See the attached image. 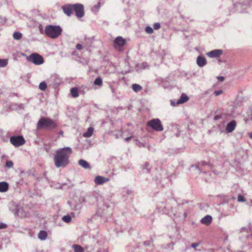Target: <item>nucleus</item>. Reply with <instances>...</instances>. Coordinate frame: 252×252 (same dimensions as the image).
Returning <instances> with one entry per match:
<instances>
[{
	"mask_svg": "<svg viewBox=\"0 0 252 252\" xmlns=\"http://www.w3.org/2000/svg\"><path fill=\"white\" fill-rule=\"evenodd\" d=\"M72 151L71 148L66 147L56 151L54 160L57 168L65 167L69 164V158Z\"/></svg>",
	"mask_w": 252,
	"mask_h": 252,
	"instance_id": "1",
	"label": "nucleus"
},
{
	"mask_svg": "<svg viewBox=\"0 0 252 252\" xmlns=\"http://www.w3.org/2000/svg\"><path fill=\"white\" fill-rule=\"evenodd\" d=\"M57 126V124L54 120L45 117L41 118L36 125L38 129H45L49 130L56 128Z\"/></svg>",
	"mask_w": 252,
	"mask_h": 252,
	"instance_id": "2",
	"label": "nucleus"
},
{
	"mask_svg": "<svg viewBox=\"0 0 252 252\" xmlns=\"http://www.w3.org/2000/svg\"><path fill=\"white\" fill-rule=\"evenodd\" d=\"M62 32V29L60 26L48 25L45 28V34L52 38H56Z\"/></svg>",
	"mask_w": 252,
	"mask_h": 252,
	"instance_id": "3",
	"label": "nucleus"
},
{
	"mask_svg": "<svg viewBox=\"0 0 252 252\" xmlns=\"http://www.w3.org/2000/svg\"><path fill=\"white\" fill-rule=\"evenodd\" d=\"M27 60L35 65H41L44 63L43 58L38 53H32L27 57Z\"/></svg>",
	"mask_w": 252,
	"mask_h": 252,
	"instance_id": "4",
	"label": "nucleus"
},
{
	"mask_svg": "<svg viewBox=\"0 0 252 252\" xmlns=\"http://www.w3.org/2000/svg\"><path fill=\"white\" fill-rule=\"evenodd\" d=\"M62 80L60 76L56 74H52L47 80V83L49 86L56 88L61 83Z\"/></svg>",
	"mask_w": 252,
	"mask_h": 252,
	"instance_id": "5",
	"label": "nucleus"
},
{
	"mask_svg": "<svg viewBox=\"0 0 252 252\" xmlns=\"http://www.w3.org/2000/svg\"><path fill=\"white\" fill-rule=\"evenodd\" d=\"M147 126L157 131H161L163 130L160 120L159 119H154L147 122Z\"/></svg>",
	"mask_w": 252,
	"mask_h": 252,
	"instance_id": "6",
	"label": "nucleus"
},
{
	"mask_svg": "<svg viewBox=\"0 0 252 252\" xmlns=\"http://www.w3.org/2000/svg\"><path fill=\"white\" fill-rule=\"evenodd\" d=\"M10 141L16 147L22 146L25 143L24 137L21 135L11 136L10 138Z\"/></svg>",
	"mask_w": 252,
	"mask_h": 252,
	"instance_id": "7",
	"label": "nucleus"
},
{
	"mask_svg": "<svg viewBox=\"0 0 252 252\" xmlns=\"http://www.w3.org/2000/svg\"><path fill=\"white\" fill-rule=\"evenodd\" d=\"M73 10L75 12L76 16L78 18H82L84 15V8L83 4L76 3L72 4Z\"/></svg>",
	"mask_w": 252,
	"mask_h": 252,
	"instance_id": "8",
	"label": "nucleus"
},
{
	"mask_svg": "<svg viewBox=\"0 0 252 252\" xmlns=\"http://www.w3.org/2000/svg\"><path fill=\"white\" fill-rule=\"evenodd\" d=\"M208 166L210 168H212V165L206 161H203L199 162L197 165H193L191 167V168H194L199 173L204 170L203 166Z\"/></svg>",
	"mask_w": 252,
	"mask_h": 252,
	"instance_id": "9",
	"label": "nucleus"
},
{
	"mask_svg": "<svg viewBox=\"0 0 252 252\" xmlns=\"http://www.w3.org/2000/svg\"><path fill=\"white\" fill-rule=\"evenodd\" d=\"M109 180L110 179L109 178H106L98 175L95 177L94 182L96 185H100L108 182Z\"/></svg>",
	"mask_w": 252,
	"mask_h": 252,
	"instance_id": "10",
	"label": "nucleus"
},
{
	"mask_svg": "<svg viewBox=\"0 0 252 252\" xmlns=\"http://www.w3.org/2000/svg\"><path fill=\"white\" fill-rule=\"evenodd\" d=\"M222 53V51L220 49H216L207 53L206 55L210 58L219 57Z\"/></svg>",
	"mask_w": 252,
	"mask_h": 252,
	"instance_id": "11",
	"label": "nucleus"
},
{
	"mask_svg": "<svg viewBox=\"0 0 252 252\" xmlns=\"http://www.w3.org/2000/svg\"><path fill=\"white\" fill-rule=\"evenodd\" d=\"M236 126V121L234 120H232L227 124L226 127H225V130L227 132L230 133V132H232L235 129Z\"/></svg>",
	"mask_w": 252,
	"mask_h": 252,
	"instance_id": "12",
	"label": "nucleus"
},
{
	"mask_svg": "<svg viewBox=\"0 0 252 252\" xmlns=\"http://www.w3.org/2000/svg\"><path fill=\"white\" fill-rule=\"evenodd\" d=\"M62 8L64 13L67 16H70L71 15L72 11H73L72 4L64 5L62 7Z\"/></svg>",
	"mask_w": 252,
	"mask_h": 252,
	"instance_id": "13",
	"label": "nucleus"
},
{
	"mask_svg": "<svg viewBox=\"0 0 252 252\" xmlns=\"http://www.w3.org/2000/svg\"><path fill=\"white\" fill-rule=\"evenodd\" d=\"M114 46L116 47L118 45L122 47L126 44V40L121 36L117 37L114 40Z\"/></svg>",
	"mask_w": 252,
	"mask_h": 252,
	"instance_id": "14",
	"label": "nucleus"
},
{
	"mask_svg": "<svg viewBox=\"0 0 252 252\" xmlns=\"http://www.w3.org/2000/svg\"><path fill=\"white\" fill-rule=\"evenodd\" d=\"M122 195L125 199H127L128 197L133 196L132 191L127 188H124L122 191Z\"/></svg>",
	"mask_w": 252,
	"mask_h": 252,
	"instance_id": "15",
	"label": "nucleus"
},
{
	"mask_svg": "<svg viewBox=\"0 0 252 252\" xmlns=\"http://www.w3.org/2000/svg\"><path fill=\"white\" fill-rule=\"evenodd\" d=\"M212 221V217L210 215H206L200 220L201 223L206 225H209Z\"/></svg>",
	"mask_w": 252,
	"mask_h": 252,
	"instance_id": "16",
	"label": "nucleus"
},
{
	"mask_svg": "<svg viewBox=\"0 0 252 252\" xmlns=\"http://www.w3.org/2000/svg\"><path fill=\"white\" fill-rule=\"evenodd\" d=\"M196 62L199 67H203L207 63L205 58L201 56L197 57Z\"/></svg>",
	"mask_w": 252,
	"mask_h": 252,
	"instance_id": "17",
	"label": "nucleus"
},
{
	"mask_svg": "<svg viewBox=\"0 0 252 252\" xmlns=\"http://www.w3.org/2000/svg\"><path fill=\"white\" fill-rule=\"evenodd\" d=\"M149 65L147 63L144 62L141 63H139L137 65L136 69L137 71H141L142 70L148 68Z\"/></svg>",
	"mask_w": 252,
	"mask_h": 252,
	"instance_id": "18",
	"label": "nucleus"
},
{
	"mask_svg": "<svg viewBox=\"0 0 252 252\" xmlns=\"http://www.w3.org/2000/svg\"><path fill=\"white\" fill-rule=\"evenodd\" d=\"M189 97L185 94H182L180 98L176 102V104L179 105L187 102L189 100Z\"/></svg>",
	"mask_w": 252,
	"mask_h": 252,
	"instance_id": "19",
	"label": "nucleus"
},
{
	"mask_svg": "<svg viewBox=\"0 0 252 252\" xmlns=\"http://www.w3.org/2000/svg\"><path fill=\"white\" fill-rule=\"evenodd\" d=\"M78 164L80 166L85 169H88L90 168V164L89 162L84 159H80L78 161Z\"/></svg>",
	"mask_w": 252,
	"mask_h": 252,
	"instance_id": "20",
	"label": "nucleus"
},
{
	"mask_svg": "<svg viewBox=\"0 0 252 252\" xmlns=\"http://www.w3.org/2000/svg\"><path fill=\"white\" fill-rule=\"evenodd\" d=\"M8 189V184L5 182H0V192H5Z\"/></svg>",
	"mask_w": 252,
	"mask_h": 252,
	"instance_id": "21",
	"label": "nucleus"
},
{
	"mask_svg": "<svg viewBox=\"0 0 252 252\" xmlns=\"http://www.w3.org/2000/svg\"><path fill=\"white\" fill-rule=\"evenodd\" d=\"M94 128L90 127L88 128L87 131L83 133V136L84 137H90L93 134Z\"/></svg>",
	"mask_w": 252,
	"mask_h": 252,
	"instance_id": "22",
	"label": "nucleus"
},
{
	"mask_svg": "<svg viewBox=\"0 0 252 252\" xmlns=\"http://www.w3.org/2000/svg\"><path fill=\"white\" fill-rule=\"evenodd\" d=\"M47 232L43 230L40 231L38 234V237L41 240H45L47 238Z\"/></svg>",
	"mask_w": 252,
	"mask_h": 252,
	"instance_id": "23",
	"label": "nucleus"
},
{
	"mask_svg": "<svg viewBox=\"0 0 252 252\" xmlns=\"http://www.w3.org/2000/svg\"><path fill=\"white\" fill-rule=\"evenodd\" d=\"M74 252H84L83 248L79 245L74 244L72 246Z\"/></svg>",
	"mask_w": 252,
	"mask_h": 252,
	"instance_id": "24",
	"label": "nucleus"
},
{
	"mask_svg": "<svg viewBox=\"0 0 252 252\" xmlns=\"http://www.w3.org/2000/svg\"><path fill=\"white\" fill-rule=\"evenodd\" d=\"M70 94L72 97H77L79 95L78 90L77 88H72L70 90Z\"/></svg>",
	"mask_w": 252,
	"mask_h": 252,
	"instance_id": "25",
	"label": "nucleus"
},
{
	"mask_svg": "<svg viewBox=\"0 0 252 252\" xmlns=\"http://www.w3.org/2000/svg\"><path fill=\"white\" fill-rule=\"evenodd\" d=\"M132 89L135 92H138L142 90V87L139 84H133L132 85Z\"/></svg>",
	"mask_w": 252,
	"mask_h": 252,
	"instance_id": "26",
	"label": "nucleus"
},
{
	"mask_svg": "<svg viewBox=\"0 0 252 252\" xmlns=\"http://www.w3.org/2000/svg\"><path fill=\"white\" fill-rule=\"evenodd\" d=\"M151 168V166L148 162H145L142 167L143 171L146 173H148L150 171Z\"/></svg>",
	"mask_w": 252,
	"mask_h": 252,
	"instance_id": "27",
	"label": "nucleus"
},
{
	"mask_svg": "<svg viewBox=\"0 0 252 252\" xmlns=\"http://www.w3.org/2000/svg\"><path fill=\"white\" fill-rule=\"evenodd\" d=\"M94 84L98 86H101L102 85V80L101 77H97L94 82Z\"/></svg>",
	"mask_w": 252,
	"mask_h": 252,
	"instance_id": "28",
	"label": "nucleus"
},
{
	"mask_svg": "<svg viewBox=\"0 0 252 252\" xmlns=\"http://www.w3.org/2000/svg\"><path fill=\"white\" fill-rule=\"evenodd\" d=\"M13 38L15 40H20L22 37V34L20 32H15L13 34Z\"/></svg>",
	"mask_w": 252,
	"mask_h": 252,
	"instance_id": "29",
	"label": "nucleus"
},
{
	"mask_svg": "<svg viewBox=\"0 0 252 252\" xmlns=\"http://www.w3.org/2000/svg\"><path fill=\"white\" fill-rule=\"evenodd\" d=\"M8 64V60L7 59H0V67H4Z\"/></svg>",
	"mask_w": 252,
	"mask_h": 252,
	"instance_id": "30",
	"label": "nucleus"
},
{
	"mask_svg": "<svg viewBox=\"0 0 252 252\" xmlns=\"http://www.w3.org/2000/svg\"><path fill=\"white\" fill-rule=\"evenodd\" d=\"M62 220L63 221L66 223H69L71 220V217L70 215H65L63 217Z\"/></svg>",
	"mask_w": 252,
	"mask_h": 252,
	"instance_id": "31",
	"label": "nucleus"
},
{
	"mask_svg": "<svg viewBox=\"0 0 252 252\" xmlns=\"http://www.w3.org/2000/svg\"><path fill=\"white\" fill-rule=\"evenodd\" d=\"M47 88V83L45 82H42L39 84V89L41 91H45Z\"/></svg>",
	"mask_w": 252,
	"mask_h": 252,
	"instance_id": "32",
	"label": "nucleus"
},
{
	"mask_svg": "<svg viewBox=\"0 0 252 252\" xmlns=\"http://www.w3.org/2000/svg\"><path fill=\"white\" fill-rule=\"evenodd\" d=\"M125 135V132L123 130H121L119 134H115V137L116 138H119L120 137L124 138V135Z\"/></svg>",
	"mask_w": 252,
	"mask_h": 252,
	"instance_id": "33",
	"label": "nucleus"
},
{
	"mask_svg": "<svg viewBox=\"0 0 252 252\" xmlns=\"http://www.w3.org/2000/svg\"><path fill=\"white\" fill-rule=\"evenodd\" d=\"M5 166L7 168H12L13 166V163L11 160H8L6 162Z\"/></svg>",
	"mask_w": 252,
	"mask_h": 252,
	"instance_id": "34",
	"label": "nucleus"
},
{
	"mask_svg": "<svg viewBox=\"0 0 252 252\" xmlns=\"http://www.w3.org/2000/svg\"><path fill=\"white\" fill-rule=\"evenodd\" d=\"M145 32L148 33H152L153 32V29L150 26H147L145 28Z\"/></svg>",
	"mask_w": 252,
	"mask_h": 252,
	"instance_id": "35",
	"label": "nucleus"
},
{
	"mask_svg": "<svg viewBox=\"0 0 252 252\" xmlns=\"http://www.w3.org/2000/svg\"><path fill=\"white\" fill-rule=\"evenodd\" d=\"M238 201L241 202H244L246 201L245 197L242 195H239L238 196Z\"/></svg>",
	"mask_w": 252,
	"mask_h": 252,
	"instance_id": "36",
	"label": "nucleus"
},
{
	"mask_svg": "<svg viewBox=\"0 0 252 252\" xmlns=\"http://www.w3.org/2000/svg\"><path fill=\"white\" fill-rule=\"evenodd\" d=\"M153 243L152 239L146 241L144 242V244L146 246H150Z\"/></svg>",
	"mask_w": 252,
	"mask_h": 252,
	"instance_id": "37",
	"label": "nucleus"
},
{
	"mask_svg": "<svg viewBox=\"0 0 252 252\" xmlns=\"http://www.w3.org/2000/svg\"><path fill=\"white\" fill-rule=\"evenodd\" d=\"M160 27V25L159 23H156L154 25V28L155 30H158Z\"/></svg>",
	"mask_w": 252,
	"mask_h": 252,
	"instance_id": "38",
	"label": "nucleus"
},
{
	"mask_svg": "<svg viewBox=\"0 0 252 252\" xmlns=\"http://www.w3.org/2000/svg\"><path fill=\"white\" fill-rule=\"evenodd\" d=\"M200 244V242L192 243L191 247L195 249L197 247L199 246Z\"/></svg>",
	"mask_w": 252,
	"mask_h": 252,
	"instance_id": "39",
	"label": "nucleus"
},
{
	"mask_svg": "<svg viewBox=\"0 0 252 252\" xmlns=\"http://www.w3.org/2000/svg\"><path fill=\"white\" fill-rule=\"evenodd\" d=\"M7 227V225L5 223L0 222V229H5Z\"/></svg>",
	"mask_w": 252,
	"mask_h": 252,
	"instance_id": "40",
	"label": "nucleus"
},
{
	"mask_svg": "<svg viewBox=\"0 0 252 252\" xmlns=\"http://www.w3.org/2000/svg\"><path fill=\"white\" fill-rule=\"evenodd\" d=\"M222 93V90L216 91L214 92V94L216 96L219 95L221 94Z\"/></svg>",
	"mask_w": 252,
	"mask_h": 252,
	"instance_id": "41",
	"label": "nucleus"
},
{
	"mask_svg": "<svg viewBox=\"0 0 252 252\" xmlns=\"http://www.w3.org/2000/svg\"><path fill=\"white\" fill-rule=\"evenodd\" d=\"M133 137V134H130V136L127 137H126V138H125V140L126 141H128L130 139H131Z\"/></svg>",
	"mask_w": 252,
	"mask_h": 252,
	"instance_id": "42",
	"label": "nucleus"
},
{
	"mask_svg": "<svg viewBox=\"0 0 252 252\" xmlns=\"http://www.w3.org/2000/svg\"><path fill=\"white\" fill-rule=\"evenodd\" d=\"M221 118V115H217L214 117V120L217 121Z\"/></svg>",
	"mask_w": 252,
	"mask_h": 252,
	"instance_id": "43",
	"label": "nucleus"
},
{
	"mask_svg": "<svg viewBox=\"0 0 252 252\" xmlns=\"http://www.w3.org/2000/svg\"><path fill=\"white\" fill-rule=\"evenodd\" d=\"M83 46L81 44H77L76 46V48L77 50H81L82 49Z\"/></svg>",
	"mask_w": 252,
	"mask_h": 252,
	"instance_id": "44",
	"label": "nucleus"
},
{
	"mask_svg": "<svg viewBox=\"0 0 252 252\" xmlns=\"http://www.w3.org/2000/svg\"><path fill=\"white\" fill-rule=\"evenodd\" d=\"M219 81L222 82L224 80V77L223 76H218L217 77Z\"/></svg>",
	"mask_w": 252,
	"mask_h": 252,
	"instance_id": "45",
	"label": "nucleus"
},
{
	"mask_svg": "<svg viewBox=\"0 0 252 252\" xmlns=\"http://www.w3.org/2000/svg\"><path fill=\"white\" fill-rule=\"evenodd\" d=\"M64 185H65V184H63V185H61V184H60L59 187H57V188L62 189V188H63V186Z\"/></svg>",
	"mask_w": 252,
	"mask_h": 252,
	"instance_id": "46",
	"label": "nucleus"
},
{
	"mask_svg": "<svg viewBox=\"0 0 252 252\" xmlns=\"http://www.w3.org/2000/svg\"><path fill=\"white\" fill-rule=\"evenodd\" d=\"M249 136L250 138L252 139V132L249 133Z\"/></svg>",
	"mask_w": 252,
	"mask_h": 252,
	"instance_id": "47",
	"label": "nucleus"
},
{
	"mask_svg": "<svg viewBox=\"0 0 252 252\" xmlns=\"http://www.w3.org/2000/svg\"><path fill=\"white\" fill-rule=\"evenodd\" d=\"M161 211H162L163 213H165V214H169V212H167V211H164V210H161Z\"/></svg>",
	"mask_w": 252,
	"mask_h": 252,
	"instance_id": "48",
	"label": "nucleus"
},
{
	"mask_svg": "<svg viewBox=\"0 0 252 252\" xmlns=\"http://www.w3.org/2000/svg\"><path fill=\"white\" fill-rule=\"evenodd\" d=\"M171 104L173 106H175V105L174 102L172 100H171Z\"/></svg>",
	"mask_w": 252,
	"mask_h": 252,
	"instance_id": "49",
	"label": "nucleus"
},
{
	"mask_svg": "<svg viewBox=\"0 0 252 252\" xmlns=\"http://www.w3.org/2000/svg\"><path fill=\"white\" fill-rule=\"evenodd\" d=\"M19 107H20V108H23L24 107V105H23V104H20L19 105Z\"/></svg>",
	"mask_w": 252,
	"mask_h": 252,
	"instance_id": "50",
	"label": "nucleus"
},
{
	"mask_svg": "<svg viewBox=\"0 0 252 252\" xmlns=\"http://www.w3.org/2000/svg\"><path fill=\"white\" fill-rule=\"evenodd\" d=\"M99 6V3H98V5H95L94 7L95 8H98V7Z\"/></svg>",
	"mask_w": 252,
	"mask_h": 252,
	"instance_id": "51",
	"label": "nucleus"
},
{
	"mask_svg": "<svg viewBox=\"0 0 252 252\" xmlns=\"http://www.w3.org/2000/svg\"><path fill=\"white\" fill-rule=\"evenodd\" d=\"M209 93V90H207L205 92V94H208V93Z\"/></svg>",
	"mask_w": 252,
	"mask_h": 252,
	"instance_id": "52",
	"label": "nucleus"
},
{
	"mask_svg": "<svg viewBox=\"0 0 252 252\" xmlns=\"http://www.w3.org/2000/svg\"><path fill=\"white\" fill-rule=\"evenodd\" d=\"M63 133V131H60V134H62Z\"/></svg>",
	"mask_w": 252,
	"mask_h": 252,
	"instance_id": "53",
	"label": "nucleus"
}]
</instances>
